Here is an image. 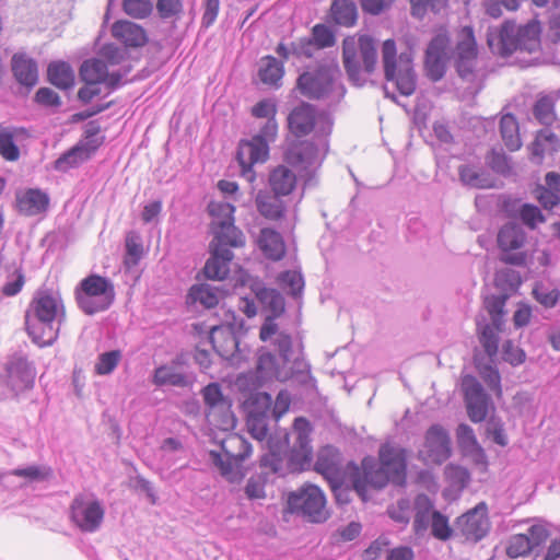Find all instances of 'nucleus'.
Wrapping results in <instances>:
<instances>
[{
    "label": "nucleus",
    "mask_w": 560,
    "mask_h": 560,
    "mask_svg": "<svg viewBox=\"0 0 560 560\" xmlns=\"http://www.w3.org/2000/svg\"><path fill=\"white\" fill-rule=\"evenodd\" d=\"M331 127L330 117L325 113H318L315 106L308 103L294 107L288 116V128L298 138L316 129L318 144L307 140H294L288 144L284 152V161L300 173L304 179V187L315 185V174L328 150L327 137L331 132Z\"/></svg>",
    "instance_id": "nucleus-1"
},
{
    "label": "nucleus",
    "mask_w": 560,
    "mask_h": 560,
    "mask_svg": "<svg viewBox=\"0 0 560 560\" xmlns=\"http://www.w3.org/2000/svg\"><path fill=\"white\" fill-rule=\"evenodd\" d=\"M273 346L278 355L265 349L258 353L256 377L259 385L273 380L287 382L296 378L302 384L315 381L311 375L310 363L303 358L302 345L294 349L291 335L278 334Z\"/></svg>",
    "instance_id": "nucleus-2"
},
{
    "label": "nucleus",
    "mask_w": 560,
    "mask_h": 560,
    "mask_svg": "<svg viewBox=\"0 0 560 560\" xmlns=\"http://www.w3.org/2000/svg\"><path fill=\"white\" fill-rule=\"evenodd\" d=\"M540 25L530 21L525 25H517L505 21L500 26L489 27L487 44L493 55L509 57L518 54L517 60L522 67H530L540 59Z\"/></svg>",
    "instance_id": "nucleus-3"
},
{
    "label": "nucleus",
    "mask_w": 560,
    "mask_h": 560,
    "mask_svg": "<svg viewBox=\"0 0 560 560\" xmlns=\"http://www.w3.org/2000/svg\"><path fill=\"white\" fill-rule=\"evenodd\" d=\"M65 319V307L58 292L39 288L25 312V329L32 340L39 346H49L58 337Z\"/></svg>",
    "instance_id": "nucleus-4"
},
{
    "label": "nucleus",
    "mask_w": 560,
    "mask_h": 560,
    "mask_svg": "<svg viewBox=\"0 0 560 560\" xmlns=\"http://www.w3.org/2000/svg\"><path fill=\"white\" fill-rule=\"evenodd\" d=\"M341 71L335 57L326 55L314 70L304 71L298 78L296 85L301 94L314 100H325L328 104L338 103L346 93L341 81Z\"/></svg>",
    "instance_id": "nucleus-5"
},
{
    "label": "nucleus",
    "mask_w": 560,
    "mask_h": 560,
    "mask_svg": "<svg viewBox=\"0 0 560 560\" xmlns=\"http://www.w3.org/2000/svg\"><path fill=\"white\" fill-rule=\"evenodd\" d=\"M342 61L351 82L361 85L365 78L362 72L371 74L377 62V48L374 38L363 34L347 36L342 40Z\"/></svg>",
    "instance_id": "nucleus-6"
},
{
    "label": "nucleus",
    "mask_w": 560,
    "mask_h": 560,
    "mask_svg": "<svg viewBox=\"0 0 560 560\" xmlns=\"http://www.w3.org/2000/svg\"><path fill=\"white\" fill-rule=\"evenodd\" d=\"M221 451L225 459L218 451H210L211 463L219 469L221 476L231 483L241 482L246 476L243 462L246 460L252 452V444L240 434H230L220 443Z\"/></svg>",
    "instance_id": "nucleus-7"
},
{
    "label": "nucleus",
    "mask_w": 560,
    "mask_h": 560,
    "mask_svg": "<svg viewBox=\"0 0 560 560\" xmlns=\"http://www.w3.org/2000/svg\"><path fill=\"white\" fill-rule=\"evenodd\" d=\"M235 208L229 202L212 203L210 212L214 217L210 232L212 240L209 248L228 254H233V248H241L245 245L244 233L234 224Z\"/></svg>",
    "instance_id": "nucleus-8"
},
{
    "label": "nucleus",
    "mask_w": 560,
    "mask_h": 560,
    "mask_svg": "<svg viewBox=\"0 0 560 560\" xmlns=\"http://www.w3.org/2000/svg\"><path fill=\"white\" fill-rule=\"evenodd\" d=\"M337 43L336 30L325 23H317L311 28V35L299 37L290 43L280 42L276 54L284 59H312L318 50L331 48Z\"/></svg>",
    "instance_id": "nucleus-9"
},
{
    "label": "nucleus",
    "mask_w": 560,
    "mask_h": 560,
    "mask_svg": "<svg viewBox=\"0 0 560 560\" xmlns=\"http://www.w3.org/2000/svg\"><path fill=\"white\" fill-rule=\"evenodd\" d=\"M74 294L79 308L91 316L107 311L115 301L116 292L108 278L92 273L80 281Z\"/></svg>",
    "instance_id": "nucleus-10"
},
{
    "label": "nucleus",
    "mask_w": 560,
    "mask_h": 560,
    "mask_svg": "<svg viewBox=\"0 0 560 560\" xmlns=\"http://www.w3.org/2000/svg\"><path fill=\"white\" fill-rule=\"evenodd\" d=\"M533 115L539 124L546 126L536 133L529 147L530 160L540 163L545 155H552L560 147L558 136L548 128L556 120L553 98L548 95L539 97L533 106Z\"/></svg>",
    "instance_id": "nucleus-11"
},
{
    "label": "nucleus",
    "mask_w": 560,
    "mask_h": 560,
    "mask_svg": "<svg viewBox=\"0 0 560 560\" xmlns=\"http://www.w3.org/2000/svg\"><path fill=\"white\" fill-rule=\"evenodd\" d=\"M382 61L385 79L395 82L396 89L401 95L409 96L413 94L417 86V75L411 59L406 54H400L399 68H397V48L394 39H386L383 43Z\"/></svg>",
    "instance_id": "nucleus-12"
},
{
    "label": "nucleus",
    "mask_w": 560,
    "mask_h": 560,
    "mask_svg": "<svg viewBox=\"0 0 560 560\" xmlns=\"http://www.w3.org/2000/svg\"><path fill=\"white\" fill-rule=\"evenodd\" d=\"M105 508L92 493L74 495L69 506L71 524L83 534L97 533L104 523Z\"/></svg>",
    "instance_id": "nucleus-13"
},
{
    "label": "nucleus",
    "mask_w": 560,
    "mask_h": 560,
    "mask_svg": "<svg viewBox=\"0 0 560 560\" xmlns=\"http://www.w3.org/2000/svg\"><path fill=\"white\" fill-rule=\"evenodd\" d=\"M312 427L303 417L296 418L293 423V445L285 454L287 471L299 472L310 469L313 460L311 445Z\"/></svg>",
    "instance_id": "nucleus-14"
},
{
    "label": "nucleus",
    "mask_w": 560,
    "mask_h": 560,
    "mask_svg": "<svg viewBox=\"0 0 560 560\" xmlns=\"http://www.w3.org/2000/svg\"><path fill=\"white\" fill-rule=\"evenodd\" d=\"M477 42L472 27L464 26L458 33V40L454 50V63L457 74L466 81H472L477 67Z\"/></svg>",
    "instance_id": "nucleus-15"
},
{
    "label": "nucleus",
    "mask_w": 560,
    "mask_h": 560,
    "mask_svg": "<svg viewBox=\"0 0 560 560\" xmlns=\"http://www.w3.org/2000/svg\"><path fill=\"white\" fill-rule=\"evenodd\" d=\"M35 377V365L22 354L12 355L5 364V385L15 399L34 387Z\"/></svg>",
    "instance_id": "nucleus-16"
},
{
    "label": "nucleus",
    "mask_w": 560,
    "mask_h": 560,
    "mask_svg": "<svg viewBox=\"0 0 560 560\" xmlns=\"http://www.w3.org/2000/svg\"><path fill=\"white\" fill-rule=\"evenodd\" d=\"M271 405L272 398L267 393L253 394L245 402L246 425L250 435L258 441L267 436Z\"/></svg>",
    "instance_id": "nucleus-17"
},
{
    "label": "nucleus",
    "mask_w": 560,
    "mask_h": 560,
    "mask_svg": "<svg viewBox=\"0 0 560 560\" xmlns=\"http://www.w3.org/2000/svg\"><path fill=\"white\" fill-rule=\"evenodd\" d=\"M526 240V234L521 225L514 222L505 223L498 233V245L502 250L500 260L512 266H525L526 254L523 252L511 253L521 248Z\"/></svg>",
    "instance_id": "nucleus-18"
},
{
    "label": "nucleus",
    "mask_w": 560,
    "mask_h": 560,
    "mask_svg": "<svg viewBox=\"0 0 560 560\" xmlns=\"http://www.w3.org/2000/svg\"><path fill=\"white\" fill-rule=\"evenodd\" d=\"M269 156V144L260 137H252L249 140H241L236 160L241 167V175L248 182H254L256 175L253 166L264 163Z\"/></svg>",
    "instance_id": "nucleus-19"
},
{
    "label": "nucleus",
    "mask_w": 560,
    "mask_h": 560,
    "mask_svg": "<svg viewBox=\"0 0 560 560\" xmlns=\"http://www.w3.org/2000/svg\"><path fill=\"white\" fill-rule=\"evenodd\" d=\"M455 527L466 540L474 542L481 540L490 529L487 504L480 502L457 517Z\"/></svg>",
    "instance_id": "nucleus-20"
},
{
    "label": "nucleus",
    "mask_w": 560,
    "mask_h": 560,
    "mask_svg": "<svg viewBox=\"0 0 560 560\" xmlns=\"http://www.w3.org/2000/svg\"><path fill=\"white\" fill-rule=\"evenodd\" d=\"M288 503L291 510L308 516L312 522H319L326 499L317 486L310 485L296 492H292L289 495Z\"/></svg>",
    "instance_id": "nucleus-21"
},
{
    "label": "nucleus",
    "mask_w": 560,
    "mask_h": 560,
    "mask_svg": "<svg viewBox=\"0 0 560 560\" xmlns=\"http://www.w3.org/2000/svg\"><path fill=\"white\" fill-rule=\"evenodd\" d=\"M462 385L469 419L475 423L482 422L488 415L490 402L488 394L475 376H465Z\"/></svg>",
    "instance_id": "nucleus-22"
},
{
    "label": "nucleus",
    "mask_w": 560,
    "mask_h": 560,
    "mask_svg": "<svg viewBox=\"0 0 560 560\" xmlns=\"http://www.w3.org/2000/svg\"><path fill=\"white\" fill-rule=\"evenodd\" d=\"M450 39L446 34L435 35L425 50L424 66L427 75L433 82L440 81L446 72V50Z\"/></svg>",
    "instance_id": "nucleus-23"
},
{
    "label": "nucleus",
    "mask_w": 560,
    "mask_h": 560,
    "mask_svg": "<svg viewBox=\"0 0 560 560\" xmlns=\"http://www.w3.org/2000/svg\"><path fill=\"white\" fill-rule=\"evenodd\" d=\"M209 340L212 349L222 359L237 362L240 355V339L232 326H214L209 334Z\"/></svg>",
    "instance_id": "nucleus-24"
},
{
    "label": "nucleus",
    "mask_w": 560,
    "mask_h": 560,
    "mask_svg": "<svg viewBox=\"0 0 560 560\" xmlns=\"http://www.w3.org/2000/svg\"><path fill=\"white\" fill-rule=\"evenodd\" d=\"M380 465L392 476V482L402 486L406 481L407 458L402 447L385 443L378 451Z\"/></svg>",
    "instance_id": "nucleus-25"
},
{
    "label": "nucleus",
    "mask_w": 560,
    "mask_h": 560,
    "mask_svg": "<svg viewBox=\"0 0 560 560\" xmlns=\"http://www.w3.org/2000/svg\"><path fill=\"white\" fill-rule=\"evenodd\" d=\"M424 448L428 459L442 464L451 456V439L447 431L439 425H431L425 433Z\"/></svg>",
    "instance_id": "nucleus-26"
},
{
    "label": "nucleus",
    "mask_w": 560,
    "mask_h": 560,
    "mask_svg": "<svg viewBox=\"0 0 560 560\" xmlns=\"http://www.w3.org/2000/svg\"><path fill=\"white\" fill-rule=\"evenodd\" d=\"M11 70L16 82L27 92L38 83L37 61L25 52H16L12 56Z\"/></svg>",
    "instance_id": "nucleus-27"
},
{
    "label": "nucleus",
    "mask_w": 560,
    "mask_h": 560,
    "mask_svg": "<svg viewBox=\"0 0 560 560\" xmlns=\"http://www.w3.org/2000/svg\"><path fill=\"white\" fill-rule=\"evenodd\" d=\"M362 476L354 480V489L358 492L364 490L365 486L382 489L392 482V476L373 457H364L362 460Z\"/></svg>",
    "instance_id": "nucleus-28"
},
{
    "label": "nucleus",
    "mask_w": 560,
    "mask_h": 560,
    "mask_svg": "<svg viewBox=\"0 0 560 560\" xmlns=\"http://www.w3.org/2000/svg\"><path fill=\"white\" fill-rule=\"evenodd\" d=\"M48 206V195L38 188H28L16 194V208L24 215L33 217L44 213Z\"/></svg>",
    "instance_id": "nucleus-29"
},
{
    "label": "nucleus",
    "mask_w": 560,
    "mask_h": 560,
    "mask_svg": "<svg viewBox=\"0 0 560 560\" xmlns=\"http://www.w3.org/2000/svg\"><path fill=\"white\" fill-rule=\"evenodd\" d=\"M152 383L158 387H188L191 384V377L173 361L170 364L160 365L154 370Z\"/></svg>",
    "instance_id": "nucleus-30"
},
{
    "label": "nucleus",
    "mask_w": 560,
    "mask_h": 560,
    "mask_svg": "<svg viewBox=\"0 0 560 560\" xmlns=\"http://www.w3.org/2000/svg\"><path fill=\"white\" fill-rule=\"evenodd\" d=\"M503 209L510 215L518 218L529 229H535L538 223L546 221L541 210L533 203H521L518 199H506Z\"/></svg>",
    "instance_id": "nucleus-31"
},
{
    "label": "nucleus",
    "mask_w": 560,
    "mask_h": 560,
    "mask_svg": "<svg viewBox=\"0 0 560 560\" xmlns=\"http://www.w3.org/2000/svg\"><path fill=\"white\" fill-rule=\"evenodd\" d=\"M282 196L271 189H261L257 192L255 203L257 211L268 220H279L283 217L287 206Z\"/></svg>",
    "instance_id": "nucleus-32"
},
{
    "label": "nucleus",
    "mask_w": 560,
    "mask_h": 560,
    "mask_svg": "<svg viewBox=\"0 0 560 560\" xmlns=\"http://www.w3.org/2000/svg\"><path fill=\"white\" fill-rule=\"evenodd\" d=\"M257 245L264 256L273 261L282 259L285 254V244L282 235L270 228L260 230Z\"/></svg>",
    "instance_id": "nucleus-33"
},
{
    "label": "nucleus",
    "mask_w": 560,
    "mask_h": 560,
    "mask_svg": "<svg viewBox=\"0 0 560 560\" xmlns=\"http://www.w3.org/2000/svg\"><path fill=\"white\" fill-rule=\"evenodd\" d=\"M415 516L412 528L417 537H423L429 527L431 526L434 513L432 500L424 493L416 497L415 502Z\"/></svg>",
    "instance_id": "nucleus-34"
},
{
    "label": "nucleus",
    "mask_w": 560,
    "mask_h": 560,
    "mask_svg": "<svg viewBox=\"0 0 560 560\" xmlns=\"http://www.w3.org/2000/svg\"><path fill=\"white\" fill-rule=\"evenodd\" d=\"M342 466L340 451L334 445H325L319 448L315 462V470L327 478L339 475Z\"/></svg>",
    "instance_id": "nucleus-35"
},
{
    "label": "nucleus",
    "mask_w": 560,
    "mask_h": 560,
    "mask_svg": "<svg viewBox=\"0 0 560 560\" xmlns=\"http://www.w3.org/2000/svg\"><path fill=\"white\" fill-rule=\"evenodd\" d=\"M113 36L129 47H141L148 42L145 31L130 21H117L112 27Z\"/></svg>",
    "instance_id": "nucleus-36"
},
{
    "label": "nucleus",
    "mask_w": 560,
    "mask_h": 560,
    "mask_svg": "<svg viewBox=\"0 0 560 560\" xmlns=\"http://www.w3.org/2000/svg\"><path fill=\"white\" fill-rule=\"evenodd\" d=\"M298 184L296 174L288 166L278 165L270 171L268 176L269 188L282 197L289 196Z\"/></svg>",
    "instance_id": "nucleus-37"
},
{
    "label": "nucleus",
    "mask_w": 560,
    "mask_h": 560,
    "mask_svg": "<svg viewBox=\"0 0 560 560\" xmlns=\"http://www.w3.org/2000/svg\"><path fill=\"white\" fill-rule=\"evenodd\" d=\"M210 257L207 259L202 269L203 276L209 280H224L230 273V264L234 254L209 248Z\"/></svg>",
    "instance_id": "nucleus-38"
},
{
    "label": "nucleus",
    "mask_w": 560,
    "mask_h": 560,
    "mask_svg": "<svg viewBox=\"0 0 560 560\" xmlns=\"http://www.w3.org/2000/svg\"><path fill=\"white\" fill-rule=\"evenodd\" d=\"M459 180L464 186L477 189L492 188L494 178L483 167L463 164L458 167Z\"/></svg>",
    "instance_id": "nucleus-39"
},
{
    "label": "nucleus",
    "mask_w": 560,
    "mask_h": 560,
    "mask_svg": "<svg viewBox=\"0 0 560 560\" xmlns=\"http://www.w3.org/2000/svg\"><path fill=\"white\" fill-rule=\"evenodd\" d=\"M283 61L270 55L262 57L258 68L259 80L266 85L279 88L284 74Z\"/></svg>",
    "instance_id": "nucleus-40"
},
{
    "label": "nucleus",
    "mask_w": 560,
    "mask_h": 560,
    "mask_svg": "<svg viewBox=\"0 0 560 560\" xmlns=\"http://www.w3.org/2000/svg\"><path fill=\"white\" fill-rule=\"evenodd\" d=\"M329 18L342 27H353L358 21V8L353 0H332Z\"/></svg>",
    "instance_id": "nucleus-41"
},
{
    "label": "nucleus",
    "mask_w": 560,
    "mask_h": 560,
    "mask_svg": "<svg viewBox=\"0 0 560 560\" xmlns=\"http://www.w3.org/2000/svg\"><path fill=\"white\" fill-rule=\"evenodd\" d=\"M105 136L101 135V126L97 120H91L83 128V136L75 144L90 160L104 143Z\"/></svg>",
    "instance_id": "nucleus-42"
},
{
    "label": "nucleus",
    "mask_w": 560,
    "mask_h": 560,
    "mask_svg": "<svg viewBox=\"0 0 560 560\" xmlns=\"http://www.w3.org/2000/svg\"><path fill=\"white\" fill-rule=\"evenodd\" d=\"M47 79L56 88L68 90L74 84V72L66 61H52L47 67Z\"/></svg>",
    "instance_id": "nucleus-43"
},
{
    "label": "nucleus",
    "mask_w": 560,
    "mask_h": 560,
    "mask_svg": "<svg viewBox=\"0 0 560 560\" xmlns=\"http://www.w3.org/2000/svg\"><path fill=\"white\" fill-rule=\"evenodd\" d=\"M255 296L264 308L270 311L272 317H278L284 312V299L276 289L257 287Z\"/></svg>",
    "instance_id": "nucleus-44"
},
{
    "label": "nucleus",
    "mask_w": 560,
    "mask_h": 560,
    "mask_svg": "<svg viewBox=\"0 0 560 560\" xmlns=\"http://www.w3.org/2000/svg\"><path fill=\"white\" fill-rule=\"evenodd\" d=\"M500 133L505 147L510 151H516L521 148L520 128L514 115L505 114L501 117Z\"/></svg>",
    "instance_id": "nucleus-45"
},
{
    "label": "nucleus",
    "mask_w": 560,
    "mask_h": 560,
    "mask_svg": "<svg viewBox=\"0 0 560 560\" xmlns=\"http://www.w3.org/2000/svg\"><path fill=\"white\" fill-rule=\"evenodd\" d=\"M188 296L192 302L212 308L219 304L220 290L207 283L196 284L190 288Z\"/></svg>",
    "instance_id": "nucleus-46"
},
{
    "label": "nucleus",
    "mask_w": 560,
    "mask_h": 560,
    "mask_svg": "<svg viewBox=\"0 0 560 560\" xmlns=\"http://www.w3.org/2000/svg\"><path fill=\"white\" fill-rule=\"evenodd\" d=\"M107 75V65L105 61L92 58L84 60L80 68V78L85 83H103Z\"/></svg>",
    "instance_id": "nucleus-47"
},
{
    "label": "nucleus",
    "mask_w": 560,
    "mask_h": 560,
    "mask_svg": "<svg viewBox=\"0 0 560 560\" xmlns=\"http://www.w3.org/2000/svg\"><path fill=\"white\" fill-rule=\"evenodd\" d=\"M476 325L479 334V341L483 347L486 353L489 357L495 355L499 349V338L494 328L488 323H486L485 318H477Z\"/></svg>",
    "instance_id": "nucleus-48"
},
{
    "label": "nucleus",
    "mask_w": 560,
    "mask_h": 560,
    "mask_svg": "<svg viewBox=\"0 0 560 560\" xmlns=\"http://www.w3.org/2000/svg\"><path fill=\"white\" fill-rule=\"evenodd\" d=\"M16 129L0 125V154L7 161H16L20 150L15 143Z\"/></svg>",
    "instance_id": "nucleus-49"
},
{
    "label": "nucleus",
    "mask_w": 560,
    "mask_h": 560,
    "mask_svg": "<svg viewBox=\"0 0 560 560\" xmlns=\"http://www.w3.org/2000/svg\"><path fill=\"white\" fill-rule=\"evenodd\" d=\"M279 284L292 298L298 299L304 289V279L300 271L285 270L278 277Z\"/></svg>",
    "instance_id": "nucleus-50"
},
{
    "label": "nucleus",
    "mask_w": 560,
    "mask_h": 560,
    "mask_svg": "<svg viewBox=\"0 0 560 560\" xmlns=\"http://www.w3.org/2000/svg\"><path fill=\"white\" fill-rule=\"evenodd\" d=\"M494 282L497 288L508 293L515 292L522 284L518 271L512 268H502L495 272Z\"/></svg>",
    "instance_id": "nucleus-51"
},
{
    "label": "nucleus",
    "mask_w": 560,
    "mask_h": 560,
    "mask_svg": "<svg viewBox=\"0 0 560 560\" xmlns=\"http://www.w3.org/2000/svg\"><path fill=\"white\" fill-rule=\"evenodd\" d=\"M86 161H89L88 155H84L81 149L73 145L55 161L54 167L58 172H67L71 168L79 167Z\"/></svg>",
    "instance_id": "nucleus-52"
},
{
    "label": "nucleus",
    "mask_w": 560,
    "mask_h": 560,
    "mask_svg": "<svg viewBox=\"0 0 560 560\" xmlns=\"http://www.w3.org/2000/svg\"><path fill=\"white\" fill-rule=\"evenodd\" d=\"M533 295L538 303L550 308L558 303L560 291L550 283L537 282L533 289Z\"/></svg>",
    "instance_id": "nucleus-53"
},
{
    "label": "nucleus",
    "mask_w": 560,
    "mask_h": 560,
    "mask_svg": "<svg viewBox=\"0 0 560 560\" xmlns=\"http://www.w3.org/2000/svg\"><path fill=\"white\" fill-rule=\"evenodd\" d=\"M121 360V352L119 350H110L103 352L98 355L95 363V372L98 375L110 374Z\"/></svg>",
    "instance_id": "nucleus-54"
},
{
    "label": "nucleus",
    "mask_w": 560,
    "mask_h": 560,
    "mask_svg": "<svg viewBox=\"0 0 560 560\" xmlns=\"http://www.w3.org/2000/svg\"><path fill=\"white\" fill-rule=\"evenodd\" d=\"M124 12L133 19H145L153 10L151 0H124Z\"/></svg>",
    "instance_id": "nucleus-55"
},
{
    "label": "nucleus",
    "mask_w": 560,
    "mask_h": 560,
    "mask_svg": "<svg viewBox=\"0 0 560 560\" xmlns=\"http://www.w3.org/2000/svg\"><path fill=\"white\" fill-rule=\"evenodd\" d=\"M529 540L530 538L525 534L513 535L509 540L506 555L510 558H518L528 555L534 549Z\"/></svg>",
    "instance_id": "nucleus-56"
},
{
    "label": "nucleus",
    "mask_w": 560,
    "mask_h": 560,
    "mask_svg": "<svg viewBox=\"0 0 560 560\" xmlns=\"http://www.w3.org/2000/svg\"><path fill=\"white\" fill-rule=\"evenodd\" d=\"M430 527L433 537L442 541L448 540L454 533V529L448 524L447 516L439 511H434Z\"/></svg>",
    "instance_id": "nucleus-57"
},
{
    "label": "nucleus",
    "mask_w": 560,
    "mask_h": 560,
    "mask_svg": "<svg viewBox=\"0 0 560 560\" xmlns=\"http://www.w3.org/2000/svg\"><path fill=\"white\" fill-rule=\"evenodd\" d=\"M389 517L402 526H406L410 521L411 502L407 498L399 499L395 505L387 509Z\"/></svg>",
    "instance_id": "nucleus-58"
},
{
    "label": "nucleus",
    "mask_w": 560,
    "mask_h": 560,
    "mask_svg": "<svg viewBox=\"0 0 560 560\" xmlns=\"http://www.w3.org/2000/svg\"><path fill=\"white\" fill-rule=\"evenodd\" d=\"M505 295H492L486 300V308L492 322V325L499 329L502 324L503 308L505 305Z\"/></svg>",
    "instance_id": "nucleus-59"
},
{
    "label": "nucleus",
    "mask_w": 560,
    "mask_h": 560,
    "mask_svg": "<svg viewBox=\"0 0 560 560\" xmlns=\"http://www.w3.org/2000/svg\"><path fill=\"white\" fill-rule=\"evenodd\" d=\"M486 433L488 438H490L495 444L502 447L509 444V439L504 430V424L499 418L491 417L487 421Z\"/></svg>",
    "instance_id": "nucleus-60"
},
{
    "label": "nucleus",
    "mask_w": 560,
    "mask_h": 560,
    "mask_svg": "<svg viewBox=\"0 0 560 560\" xmlns=\"http://www.w3.org/2000/svg\"><path fill=\"white\" fill-rule=\"evenodd\" d=\"M12 475L26 478L31 481L46 480L51 475V469L46 466L30 465L24 468H16L11 471Z\"/></svg>",
    "instance_id": "nucleus-61"
},
{
    "label": "nucleus",
    "mask_w": 560,
    "mask_h": 560,
    "mask_svg": "<svg viewBox=\"0 0 560 560\" xmlns=\"http://www.w3.org/2000/svg\"><path fill=\"white\" fill-rule=\"evenodd\" d=\"M534 196L545 210H552L560 205V197L555 194L546 184L537 185Z\"/></svg>",
    "instance_id": "nucleus-62"
},
{
    "label": "nucleus",
    "mask_w": 560,
    "mask_h": 560,
    "mask_svg": "<svg viewBox=\"0 0 560 560\" xmlns=\"http://www.w3.org/2000/svg\"><path fill=\"white\" fill-rule=\"evenodd\" d=\"M267 482L266 474H258L252 476L245 486V494L248 499H264L266 497L265 493V485Z\"/></svg>",
    "instance_id": "nucleus-63"
},
{
    "label": "nucleus",
    "mask_w": 560,
    "mask_h": 560,
    "mask_svg": "<svg viewBox=\"0 0 560 560\" xmlns=\"http://www.w3.org/2000/svg\"><path fill=\"white\" fill-rule=\"evenodd\" d=\"M487 164L497 174L508 176L511 173L510 160L502 152L492 150L487 156Z\"/></svg>",
    "instance_id": "nucleus-64"
}]
</instances>
